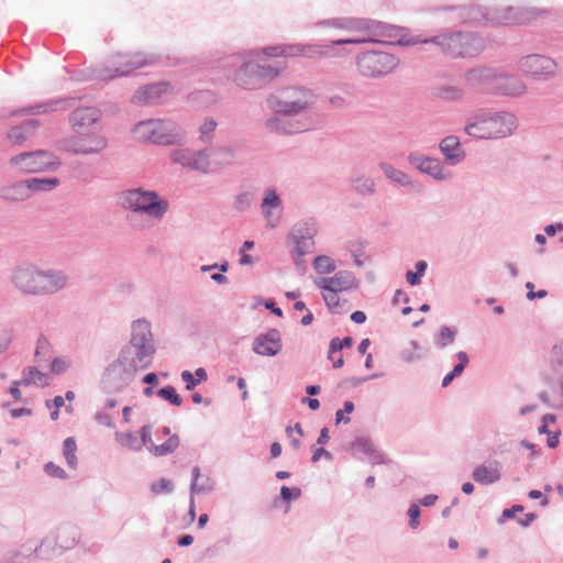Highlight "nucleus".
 <instances>
[{"mask_svg":"<svg viewBox=\"0 0 563 563\" xmlns=\"http://www.w3.org/2000/svg\"><path fill=\"white\" fill-rule=\"evenodd\" d=\"M102 113L97 107H79L68 115L73 135L60 141V148L75 155H95L108 146L102 134Z\"/></svg>","mask_w":563,"mask_h":563,"instance_id":"1","label":"nucleus"},{"mask_svg":"<svg viewBox=\"0 0 563 563\" xmlns=\"http://www.w3.org/2000/svg\"><path fill=\"white\" fill-rule=\"evenodd\" d=\"M434 44L441 52L452 58H472L479 55L485 48L484 40L473 32H444L431 37L411 35L405 31L397 44L413 46L417 44Z\"/></svg>","mask_w":563,"mask_h":563,"instance_id":"2","label":"nucleus"},{"mask_svg":"<svg viewBox=\"0 0 563 563\" xmlns=\"http://www.w3.org/2000/svg\"><path fill=\"white\" fill-rule=\"evenodd\" d=\"M322 25L333 26L351 32H363L366 36L340 38L332 41V45L386 43L397 44V40L405 34V29L379 21L358 18H335L321 22Z\"/></svg>","mask_w":563,"mask_h":563,"instance_id":"3","label":"nucleus"},{"mask_svg":"<svg viewBox=\"0 0 563 563\" xmlns=\"http://www.w3.org/2000/svg\"><path fill=\"white\" fill-rule=\"evenodd\" d=\"M517 128L515 114L479 109L466 119L464 132L478 140H499L512 135Z\"/></svg>","mask_w":563,"mask_h":563,"instance_id":"4","label":"nucleus"},{"mask_svg":"<svg viewBox=\"0 0 563 563\" xmlns=\"http://www.w3.org/2000/svg\"><path fill=\"white\" fill-rule=\"evenodd\" d=\"M118 205L130 211L126 220L137 229L144 225L133 223L135 216H146L153 221H161L169 210V202L159 196L156 190L145 189L143 187L124 189L119 194Z\"/></svg>","mask_w":563,"mask_h":563,"instance_id":"5","label":"nucleus"},{"mask_svg":"<svg viewBox=\"0 0 563 563\" xmlns=\"http://www.w3.org/2000/svg\"><path fill=\"white\" fill-rule=\"evenodd\" d=\"M448 10L455 13L454 19L462 23H479L489 21L495 24H526L538 16L534 9L519 7H506L488 11L479 5L448 7Z\"/></svg>","mask_w":563,"mask_h":563,"instance_id":"6","label":"nucleus"},{"mask_svg":"<svg viewBox=\"0 0 563 563\" xmlns=\"http://www.w3.org/2000/svg\"><path fill=\"white\" fill-rule=\"evenodd\" d=\"M158 59V55L142 52L117 53L108 59L107 64L93 68L90 77L109 81L117 77L129 76L135 69L155 65Z\"/></svg>","mask_w":563,"mask_h":563,"instance_id":"7","label":"nucleus"},{"mask_svg":"<svg viewBox=\"0 0 563 563\" xmlns=\"http://www.w3.org/2000/svg\"><path fill=\"white\" fill-rule=\"evenodd\" d=\"M399 65V58L385 51L369 49L356 55L355 66L364 78L377 79L393 73Z\"/></svg>","mask_w":563,"mask_h":563,"instance_id":"8","label":"nucleus"},{"mask_svg":"<svg viewBox=\"0 0 563 563\" xmlns=\"http://www.w3.org/2000/svg\"><path fill=\"white\" fill-rule=\"evenodd\" d=\"M313 102V95L301 87H286L267 98V106L273 112L300 114Z\"/></svg>","mask_w":563,"mask_h":563,"instance_id":"9","label":"nucleus"},{"mask_svg":"<svg viewBox=\"0 0 563 563\" xmlns=\"http://www.w3.org/2000/svg\"><path fill=\"white\" fill-rule=\"evenodd\" d=\"M279 69L272 65H261L249 60L242 63L234 73V82L243 89L261 88L265 81L274 79Z\"/></svg>","mask_w":563,"mask_h":563,"instance_id":"10","label":"nucleus"},{"mask_svg":"<svg viewBox=\"0 0 563 563\" xmlns=\"http://www.w3.org/2000/svg\"><path fill=\"white\" fill-rule=\"evenodd\" d=\"M136 374L129 365L115 357L103 369L101 388L108 394L122 393L135 380Z\"/></svg>","mask_w":563,"mask_h":563,"instance_id":"11","label":"nucleus"},{"mask_svg":"<svg viewBox=\"0 0 563 563\" xmlns=\"http://www.w3.org/2000/svg\"><path fill=\"white\" fill-rule=\"evenodd\" d=\"M59 164L60 162L54 154L44 150L24 152L10 158V165L24 173L55 169Z\"/></svg>","mask_w":563,"mask_h":563,"instance_id":"12","label":"nucleus"},{"mask_svg":"<svg viewBox=\"0 0 563 563\" xmlns=\"http://www.w3.org/2000/svg\"><path fill=\"white\" fill-rule=\"evenodd\" d=\"M318 232L317 223L313 219L298 221L291 228L288 239L291 240L295 247L292 251L296 264L299 258L310 253L314 246V236Z\"/></svg>","mask_w":563,"mask_h":563,"instance_id":"13","label":"nucleus"},{"mask_svg":"<svg viewBox=\"0 0 563 563\" xmlns=\"http://www.w3.org/2000/svg\"><path fill=\"white\" fill-rule=\"evenodd\" d=\"M518 68L522 74L533 79L547 80L554 76L556 63L548 56L530 54L519 59Z\"/></svg>","mask_w":563,"mask_h":563,"instance_id":"14","label":"nucleus"},{"mask_svg":"<svg viewBox=\"0 0 563 563\" xmlns=\"http://www.w3.org/2000/svg\"><path fill=\"white\" fill-rule=\"evenodd\" d=\"M527 92V85L515 74L497 67L492 95L518 98Z\"/></svg>","mask_w":563,"mask_h":563,"instance_id":"15","label":"nucleus"},{"mask_svg":"<svg viewBox=\"0 0 563 563\" xmlns=\"http://www.w3.org/2000/svg\"><path fill=\"white\" fill-rule=\"evenodd\" d=\"M297 115L274 112L265 121V128L276 134H297L309 130L311 123L308 120L296 119Z\"/></svg>","mask_w":563,"mask_h":563,"instance_id":"16","label":"nucleus"},{"mask_svg":"<svg viewBox=\"0 0 563 563\" xmlns=\"http://www.w3.org/2000/svg\"><path fill=\"white\" fill-rule=\"evenodd\" d=\"M38 296H53L68 287L69 275L58 268L38 267Z\"/></svg>","mask_w":563,"mask_h":563,"instance_id":"17","label":"nucleus"},{"mask_svg":"<svg viewBox=\"0 0 563 563\" xmlns=\"http://www.w3.org/2000/svg\"><path fill=\"white\" fill-rule=\"evenodd\" d=\"M38 266L32 264L20 265L12 271L10 280L13 287L30 296H38Z\"/></svg>","mask_w":563,"mask_h":563,"instance_id":"18","label":"nucleus"},{"mask_svg":"<svg viewBox=\"0 0 563 563\" xmlns=\"http://www.w3.org/2000/svg\"><path fill=\"white\" fill-rule=\"evenodd\" d=\"M128 344L154 357L156 344L152 333L151 322L145 318L134 320L131 324V336Z\"/></svg>","mask_w":563,"mask_h":563,"instance_id":"19","label":"nucleus"},{"mask_svg":"<svg viewBox=\"0 0 563 563\" xmlns=\"http://www.w3.org/2000/svg\"><path fill=\"white\" fill-rule=\"evenodd\" d=\"M314 285L323 291L343 292L356 290L360 286V282L353 272L342 269L331 277L316 278Z\"/></svg>","mask_w":563,"mask_h":563,"instance_id":"20","label":"nucleus"},{"mask_svg":"<svg viewBox=\"0 0 563 563\" xmlns=\"http://www.w3.org/2000/svg\"><path fill=\"white\" fill-rule=\"evenodd\" d=\"M408 162L411 166L435 180L444 181L452 178V173L443 167L439 158L411 153L408 156Z\"/></svg>","mask_w":563,"mask_h":563,"instance_id":"21","label":"nucleus"},{"mask_svg":"<svg viewBox=\"0 0 563 563\" xmlns=\"http://www.w3.org/2000/svg\"><path fill=\"white\" fill-rule=\"evenodd\" d=\"M186 141L183 129L169 120H156L152 143L157 145H181Z\"/></svg>","mask_w":563,"mask_h":563,"instance_id":"22","label":"nucleus"},{"mask_svg":"<svg viewBox=\"0 0 563 563\" xmlns=\"http://www.w3.org/2000/svg\"><path fill=\"white\" fill-rule=\"evenodd\" d=\"M283 349L282 334L277 329H269L256 335L252 343V351L262 356H276Z\"/></svg>","mask_w":563,"mask_h":563,"instance_id":"23","label":"nucleus"},{"mask_svg":"<svg viewBox=\"0 0 563 563\" xmlns=\"http://www.w3.org/2000/svg\"><path fill=\"white\" fill-rule=\"evenodd\" d=\"M497 67L479 65L465 71L464 80L467 86L478 88L492 95V87L496 76Z\"/></svg>","mask_w":563,"mask_h":563,"instance_id":"24","label":"nucleus"},{"mask_svg":"<svg viewBox=\"0 0 563 563\" xmlns=\"http://www.w3.org/2000/svg\"><path fill=\"white\" fill-rule=\"evenodd\" d=\"M117 357L129 365L135 373L150 368L154 361V357L128 343L121 347Z\"/></svg>","mask_w":563,"mask_h":563,"instance_id":"25","label":"nucleus"},{"mask_svg":"<svg viewBox=\"0 0 563 563\" xmlns=\"http://www.w3.org/2000/svg\"><path fill=\"white\" fill-rule=\"evenodd\" d=\"M351 450L355 456L357 453H362L367 456L372 465L388 464L390 462L385 453L375 446L369 437H356L351 443Z\"/></svg>","mask_w":563,"mask_h":563,"instance_id":"26","label":"nucleus"},{"mask_svg":"<svg viewBox=\"0 0 563 563\" xmlns=\"http://www.w3.org/2000/svg\"><path fill=\"white\" fill-rule=\"evenodd\" d=\"M439 150L443 154L445 162L451 166L462 163L466 157L465 150L460 139L455 135H448L442 139L439 143Z\"/></svg>","mask_w":563,"mask_h":563,"instance_id":"27","label":"nucleus"},{"mask_svg":"<svg viewBox=\"0 0 563 563\" xmlns=\"http://www.w3.org/2000/svg\"><path fill=\"white\" fill-rule=\"evenodd\" d=\"M168 88L169 84L165 81L146 85L134 93L133 100L141 104L155 103Z\"/></svg>","mask_w":563,"mask_h":563,"instance_id":"28","label":"nucleus"},{"mask_svg":"<svg viewBox=\"0 0 563 563\" xmlns=\"http://www.w3.org/2000/svg\"><path fill=\"white\" fill-rule=\"evenodd\" d=\"M31 197L27 181L19 180L0 188V198L7 202H20Z\"/></svg>","mask_w":563,"mask_h":563,"instance_id":"29","label":"nucleus"},{"mask_svg":"<svg viewBox=\"0 0 563 563\" xmlns=\"http://www.w3.org/2000/svg\"><path fill=\"white\" fill-rule=\"evenodd\" d=\"M38 126V121L26 120L22 124L13 126L8 132V139L16 145H22Z\"/></svg>","mask_w":563,"mask_h":563,"instance_id":"30","label":"nucleus"},{"mask_svg":"<svg viewBox=\"0 0 563 563\" xmlns=\"http://www.w3.org/2000/svg\"><path fill=\"white\" fill-rule=\"evenodd\" d=\"M58 106H60V109H65L67 106V100L63 99H55L49 100L45 102H40L34 106L25 107L22 109H19L16 111H13V115H22V114H40V113H48L52 111H55L58 109Z\"/></svg>","mask_w":563,"mask_h":563,"instance_id":"31","label":"nucleus"},{"mask_svg":"<svg viewBox=\"0 0 563 563\" xmlns=\"http://www.w3.org/2000/svg\"><path fill=\"white\" fill-rule=\"evenodd\" d=\"M501 474L498 470V463L495 462L494 466L479 465L472 472V478L483 485L496 483L500 479Z\"/></svg>","mask_w":563,"mask_h":563,"instance_id":"32","label":"nucleus"},{"mask_svg":"<svg viewBox=\"0 0 563 563\" xmlns=\"http://www.w3.org/2000/svg\"><path fill=\"white\" fill-rule=\"evenodd\" d=\"M289 56H302L306 58L328 57L329 53L320 45L316 44H290L288 48Z\"/></svg>","mask_w":563,"mask_h":563,"instance_id":"33","label":"nucleus"},{"mask_svg":"<svg viewBox=\"0 0 563 563\" xmlns=\"http://www.w3.org/2000/svg\"><path fill=\"white\" fill-rule=\"evenodd\" d=\"M190 495L208 494L214 489V481L207 475H201L200 468L195 466L191 471Z\"/></svg>","mask_w":563,"mask_h":563,"instance_id":"34","label":"nucleus"},{"mask_svg":"<svg viewBox=\"0 0 563 563\" xmlns=\"http://www.w3.org/2000/svg\"><path fill=\"white\" fill-rule=\"evenodd\" d=\"M350 184L352 189L363 197L373 196L376 191L374 179L363 174L354 173L351 175Z\"/></svg>","mask_w":563,"mask_h":563,"instance_id":"35","label":"nucleus"},{"mask_svg":"<svg viewBox=\"0 0 563 563\" xmlns=\"http://www.w3.org/2000/svg\"><path fill=\"white\" fill-rule=\"evenodd\" d=\"M30 194L44 192L55 189L59 185V179L56 177H33L26 179Z\"/></svg>","mask_w":563,"mask_h":563,"instance_id":"36","label":"nucleus"},{"mask_svg":"<svg viewBox=\"0 0 563 563\" xmlns=\"http://www.w3.org/2000/svg\"><path fill=\"white\" fill-rule=\"evenodd\" d=\"M14 385H36V386H45L46 385V375L40 372L36 367L30 366L24 368L23 378L21 380H14Z\"/></svg>","mask_w":563,"mask_h":563,"instance_id":"37","label":"nucleus"},{"mask_svg":"<svg viewBox=\"0 0 563 563\" xmlns=\"http://www.w3.org/2000/svg\"><path fill=\"white\" fill-rule=\"evenodd\" d=\"M380 169L383 170L386 178L389 180L402 186V187H410L412 186V181L410 177L404 173L402 170L396 169L394 166L387 163H382L379 165Z\"/></svg>","mask_w":563,"mask_h":563,"instance_id":"38","label":"nucleus"},{"mask_svg":"<svg viewBox=\"0 0 563 563\" xmlns=\"http://www.w3.org/2000/svg\"><path fill=\"white\" fill-rule=\"evenodd\" d=\"M455 356L459 363L443 377L442 387H448L454 378L459 377L464 372L470 363L468 354L464 351L457 352Z\"/></svg>","mask_w":563,"mask_h":563,"instance_id":"39","label":"nucleus"},{"mask_svg":"<svg viewBox=\"0 0 563 563\" xmlns=\"http://www.w3.org/2000/svg\"><path fill=\"white\" fill-rule=\"evenodd\" d=\"M179 437L177 434L169 435L163 444H155L148 446V451L155 456H165L177 450L179 446Z\"/></svg>","mask_w":563,"mask_h":563,"instance_id":"40","label":"nucleus"},{"mask_svg":"<svg viewBox=\"0 0 563 563\" xmlns=\"http://www.w3.org/2000/svg\"><path fill=\"white\" fill-rule=\"evenodd\" d=\"M457 335V330L449 325H442L438 333L433 336V342L438 349H445L454 343Z\"/></svg>","mask_w":563,"mask_h":563,"instance_id":"41","label":"nucleus"},{"mask_svg":"<svg viewBox=\"0 0 563 563\" xmlns=\"http://www.w3.org/2000/svg\"><path fill=\"white\" fill-rule=\"evenodd\" d=\"M217 126L218 122L213 118H205L203 122L199 125L198 129V140L206 145L212 144Z\"/></svg>","mask_w":563,"mask_h":563,"instance_id":"42","label":"nucleus"},{"mask_svg":"<svg viewBox=\"0 0 563 563\" xmlns=\"http://www.w3.org/2000/svg\"><path fill=\"white\" fill-rule=\"evenodd\" d=\"M156 120L142 121L133 129L134 137L140 142H151L155 131Z\"/></svg>","mask_w":563,"mask_h":563,"instance_id":"43","label":"nucleus"},{"mask_svg":"<svg viewBox=\"0 0 563 563\" xmlns=\"http://www.w3.org/2000/svg\"><path fill=\"white\" fill-rule=\"evenodd\" d=\"M433 95L443 101H456L463 98L464 91L456 86L443 85L434 88Z\"/></svg>","mask_w":563,"mask_h":563,"instance_id":"44","label":"nucleus"},{"mask_svg":"<svg viewBox=\"0 0 563 563\" xmlns=\"http://www.w3.org/2000/svg\"><path fill=\"white\" fill-rule=\"evenodd\" d=\"M189 168L205 174L209 172L210 161L207 150L194 151Z\"/></svg>","mask_w":563,"mask_h":563,"instance_id":"45","label":"nucleus"},{"mask_svg":"<svg viewBox=\"0 0 563 563\" xmlns=\"http://www.w3.org/2000/svg\"><path fill=\"white\" fill-rule=\"evenodd\" d=\"M77 530L74 527L67 526L58 529L56 542L59 543L60 548L68 549L76 543Z\"/></svg>","mask_w":563,"mask_h":563,"instance_id":"46","label":"nucleus"},{"mask_svg":"<svg viewBox=\"0 0 563 563\" xmlns=\"http://www.w3.org/2000/svg\"><path fill=\"white\" fill-rule=\"evenodd\" d=\"M52 353V345L47 338L41 334L36 341L34 357L36 362L47 361Z\"/></svg>","mask_w":563,"mask_h":563,"instance_id":"47","label":"nucleus"},{"mask_svg":"<svg viewBox=\"0 0 563 563\" xmlns=\"http://www.w3.org/2000/svg\"><path fill=\"white\" fill-rule=\"evenodd\" d=\"M157 396L162 399L168 401L170 405L179 407L183 404V398L179 394H177L175 387L168 385L159 388L156 391Z\"/></svg>","mask_w":563,"mask_h":563,"instance_id":"48","label":"nucleus"},{"mask_svg":"<svg viewBox=\"0 0 563 563\" xmlns=\"http://www.w3.org/2000/svg\"><path fill=\"white\" fill-rule=\"evenodd\" d=\"M313 267L319 274H330L336 268L334 261L327 255H319L313 260Z\"/></svg>","mask_w":563,"mask_h":563,"instance_id":"49","label":"nucleus"},{"mask_svg":"<svg viewBox=\"0 0 563 563\" xmlns=\"http://www.w3.org/2000/svg\"><path fill=\"white\" fill-rule=\"evenodd\" d=\"M410 346L411 350L405 349L400 353V357L405 363H413L420 361L423 357V355L419 352L421 347L417 341H411Z\"/></svg>","mask_w":563,"mask_h":563,"instance_id":"50","label":"nucleus"},{"mask_svg":"<svg viewBox=\"0 0 563 563\" xmlns=\"http://www.w3.org/2000/svg\"><path fill=\"white\" fill-rule=\"evenodd\" d=\"M192 150L189 148H181V150H174L170 153V159L175 164H179L184 167L189 168L190 159L192 157Z\"/></svg>","mask_w":563,"mask_h":563,"instance_id":"51","label":"nucleus"},{"mask_svg":"<svg viewBox=\"0 0 563 563\" xmlns=\"http://www.w3.org/2000/svg\"><path fill=\"white\" fill-rule=\"evenodd\" d=\"M282 207V200L279 195L275 189H267L265 191L264 198L261 203L262 210H265V208L274 209V208H280Z\"/></svg>","mask_w":563,"mask_h":563,"instance_id":"52","label":"nucleus"},{"mask_svg":"<svg viewBox=\"0 0 563 563\" xmlns=\"http://www.w3.org/2000/svg\"><path fill=\"white\" fill-rule=\"evenodd\" d=\"M150 489L153 495L172 494L174 492V484L170 479L161 478L151 484Z\"/></svg>","mask_w":563,"mask_h":563,"instance_id":"53","label":"nucleus"},{"mask_svg":"<svg viewBox=\"0 0 563 563\" xmlns=\"http://www.w3.org/2000/svg\"><path fill=\"white\" fill-rule=\"evenodd\" d=\"M211 154L219 157L221 164H230L235 157V150L231 146H218L211 151Z\"/></svg>","mask_w":563,"mask_h":563,"instance_id":"54","label":"nucleus"},{"mask_svg":"<svg viewBox=\"0 0 563 563\" xmlns=\"http://www.w3.org/2000/svg\"><path fill=\"white\" fill-rule=\"evenodd\" d=\"M120 437V443L128 446L133 451H140L139 438L133 432H126L124 434H117Z\"/></svg>","mask_w":563,"mask_h":563,"instance_id":"55","label":"nucleus"},{"mask_svg":"<svg viewBox=\"0 0 563 563\" xmlns=\"http://www.w3.org/2000/svg\"><path fill=\"white\" fill-rule=\"evenodd\" d=\"M354 404L351 400L344 401L343 409H340L335 412V422L338 424L341 422L349 423L351 419L344 413H352L354 411Z\"/></svg>","mask_w":563,"mask_h":563,"instance_id":"56","label":"nucleus"},{"mask_svg":"<svg viewBox=\"0 0 563 563\" xmlns=\"http://www.w3.org/2000/svg\"><path fill=\"white\" fill-rule=\"evenodd\" d=\"M407 515L409 517V527L417 529L420 526L421 510L418 504H411L408 508Z\"/></svg>","mask_w":563,"mask_h":563,"instance_id":"57","label":"nucleus"},{"mask_svg":"<svg viewBox=\"0 0 563 563\" xmlns=\"http://www.w3.org/2000/svg\"><path fill=\"white\" fill-rule=\"evenodd\" d=\"M538 398L544 404L547 405L549 408H552V409H560V408H563V404L562 401L560 400L559 397H555L554 399H551L550 395L548 391H540L538 394Z\"/></svg>","mask_w":563,"mask_h":563,"instance_id":"58","label":"nucleus"},{"mask_svg":"<svg viewBox=\"0 0 563 563\" xmlns=\"http://www.w3.org/2000/svg\"><path fill=\"white\" fill-rule=\"evenodd\" d=\"M301 496V489L298 487H288V486H282L280 488V498L289 503L291 499H297Z\"/></svg>","mask_w":563,"mask_h":563,"instance_id":"59","label":"nucleus"},{"mask_svg":"<svg viewBox=\"0 0 563 563\" xmlns=\"http://www.w3.org/2000/svg\"><path fill=\"white\" fill-rule=\"evenodd\" d=\"M44 471L46 472L47 475H49L52 477L62 478V479L67 477L66 472L60 466L56 465L53 462H47L44 465Z\"/></svg>","mask_w":563,"mask_h":563,"instance_id":"60","label":"nucleus"},{"mask_svg":"<svg viewBox=\"0 0 563 563\" xmlns=\"http://www.w3.org/2000/svg\"><path fill=\"white\" fill-rule=\"evenodd\" d=\"M288 48L289 45L267 46L263 49V53L268 57L289 56Z\"/></svg>","mask_w":563,"mask_h":563,"instance_id":"61","label":"nucleus"},{"mask_svg":"<svg viewBox=\"0 0 563 563\" xmlns=\"http://www.w3.org/2000/svg\"><path fill=\"white\" fill-rule=\"evenodd\" d=\"M70 366V363L63 357H55L51 362V371L55 374L65 373Z\"/></svg>","mask_w":563,"mask_h":563,"instance_id":"62","label":"nucleus"},{"mask_svg":"<svg viewBox=\"0 0 563 563\" xmlns=\"http://www.w3.org/2000/svg\"><path fill=\"white\" fill-rule=\"evenodd\" d=\"M12 331L4 329L0 332V355L8 351L12 342Z\"/></svg>","mask_w":563,"mask_h":563,"instance_id":"63","label":"nucleus"},{"mask_svg":"<svg viewBox=\"0 0 563 563\" xmlns=\"http://www.w3.org/2000/svg\"><path fill=\"white\" fill-rule=\"evenodd\" d=\"M140 434H141V438L139 439V444H140V450L142 449V446H150L152 445L153 440H152V437H151V429L148 426H143L140 430Z\"/></svg>","mask_w":563,"mask_h":563,"instance_id":"64","label":"nucleus"}]
</instances>
